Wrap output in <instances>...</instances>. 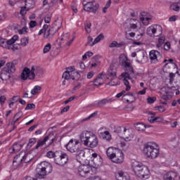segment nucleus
<instances>
[{
  "instance_id": "obj_1",
  "label": "nucleus",
  "mask_w": 180,
  "mask_h": 180,
  "mask_svg": "<svg viewBox=\"0 0 180 180\" xmlns=\"http://www.w3.org/2000/svg\"><path fill=\"white\" fill-rule=\"evenodd\" d=\"M80 145L79 140L70 139L68 144L65 146L68 151L75 154L78 162H81V161H82L85 158V151L81 149V146H79Z\"/></svg>"
},
{
  "instance_id": "obj_2",
  "label": "nucleus",
  "mask_w": 180,
  "mask_h": 180,
  "mask_svg": "<svg viewBox=\"0 0 180 180\" xmlns=\"http://www.w3.org/2000/svg\"><path fill=\"white\" fill-rule=\"evenodd\" d=\"M80 140L84 146H89L91 148L98 146V138L91 131H84L80 135Z\"/></svg>"
},
{
  "instance_id": "obj_3",
  "label": "nucleus",
  "mask_w": 180,
  "mask_h": 180,
  "mask_svg": "<svg viewBox=\"0 0 180 180\" xmlns=\"http://www.w3.org/2000/svg\"><path fill=\"white\" fill-rule=\"evenodd\" d=\"M143 153L150 160H155L160 155V147L155 142H148L144 145Z\"/></svg>"
},
{
  "instance_id": "obj_4",
  "label": "nucleus",
  "mask_w": 180,
  "mask_h": 180,
  "mask_svg": "<svg viewBox=\"0 0 180 180\" xmlns=\"http://www.w3.org/2000/svg\"><path fill=\"white\" fill-rule=\"evenodd\" d=\"M106 155L109 160L115 164H122L124 161V154L123 151L118 148H108L106 151Z\"/></svg>"
},
{
  "instance_id": "obj_5",
  "label": "nucleus",
  "mask_w": 180,
  "mask_h": 180,
  "mask_svg": "<svg viewBox=\"0 0 180 180\" xmlns=\"http://www.w3.org/2000/svg\"><path fill=\"white\" fill-rule=\"evenodd\" d=\"M131 167L134 172L139 178H148L149 174L148 168L144 166L143 163L134 160L131 163Z\"/></svg>"
},
{
  "instance_id": "obj_6",
  "label": "nucleus",
  "mask_w": 180,
  "mask_h": 180,
  "mask_svg": "<svg viewBox=\"0 0 180 180\" xmlns=\"http://www.w3.org/2000/svg\"><path fill=\"white\" fill-rule=\"evenodd\" d=\"M18 60H13V63H7L6 67L1 70L0 74V79L2 81H6V79H9L11 77V74L15 72V65H16Z\"/></svg>"
},
{
  "instance_id": "obj_7",
  "label": "nucleus",
  "mask_w": 180,
  "mask_h": 180,
  "mask_svg": "<svg viewBox=\"0 0 180 180\" xmlns=\"http://www.w3.org/2000/svg\"><path fill=\"white\" fill-rule=\"evenodd\" d=\"M55 159H53V162L56 164V165H59L60 167H64L67 162H68V155L67 153L61 151L57 150L56 151Z\"/></svg>"
},
{
  "instance_id": "obj_8",
  "label": "nucleus",
  "mask_w": 180,
  "mask_h": 180,
  "mask_svg": "<svg viewBox=\"0 0 180 180\" xmlns=\"http://www.w3.org/2000/svg\"><path fill=\"white\" fill-rule=\"evenodd\" d=\"M39 70V67L37 66H32L31 70L28 68H25L21 73V79L24 81H26L27 78L29 79H34L36 78V74H34V71H37Z\"/></svg>"
},
{
  "instance_id": "obj_9",
  "label": "nucleus",
  "mask_w": 180,
  "mask_h": 180,
  "mask_svg": "<svg viewBox=\"0 0 180 180\" xmlns=\"http://www.w3.org/2000/svg\"><path fill=\"white\" fill-rule=\"evenodd\" d=\"M146 34L150 37H158L162 34V27L160 25H151L146 30Z\"/></svg>"
},
{
  "instance_id": "obj_10",
  "label": "nucleus",
  "mask_w": 180,
  "mask_h": 180,
  "mask_svg": "<svg viewBox=\"0 0 180 180\" xmlns=\"http://www.w3.org/2000/svg\"><path fill=\"white\" fill-rule=\"evenodd\" d=\"M98 9H99V4L95 3L94 1H89L87 4H84L82 12L86 11V12H92L93 13H96Z\"/></svg>"
},
{
  "instance_id": "obj_11",
  "label": "nucleus",
  "mask_w": 180,
  "mask_h": 180,
  "mask_svg": "<svg viewBox=\"0 0 180 180\" xmlns=\"http://www.w3.org/2000/svg\"><path fill=\"white\" fill-rule=\"evenodd\" d=\"M149 58L150 63L153 64H157V63H161V58H162V55L160 51L156 50H152L149 53Z\"/></svg>"
},
{
  "instance_id": "obj_12",
  "label": "nucleus",
  "mask_w": 180,
  "mask_h": 180,
  "mask_svg": "<svg viewBox=\"0 0 180 180\" xmlns=\"http://www.w3.org/2000/svg\"><path fill=\"white\" fill-rule=\"evenodd\" d=\"M60 30V26H57V23L52 24L51 27H50L45 31V34H44V39H49V37H53L57 32Z\"/></svg>"
},
{
  "instance_id": "obj_13",
  "label": "nucleus",
  "mask_w": 180,
  "mask_h": 180,
  "mask_svg": "<svg viewBox=\"0 0 180 180\" xmlns=\"http://www.w3.org/2000/svg\"><path fill=\"white\" fill-rule=\"evenodd\" d=\"M130 75H133V74H130V72H124L121 74L122 78H124L123 82L126 86L127 91H130V89H131V86H130V82H129V79H130L131 81V79H133V78H131L130 77Z\"/></svg>"
},
{
  "instance_id": "obj_14",
  "label": "nucleus",
  "mask_w": 180,
  "mask_h": 180,
  "mask_svg": "<svg viewBox=\"0 0 180 180\" xmlns=\"http://www.w3.org/2000/svg\"><path fill=\"white\" fill-rule=\"evenodd\" d=\"M92 169L89 165H80L78 168V174L80 176H83V178L86 177V174H89V172Z\"/></svg>"
},
{
  "instance_id": "obj_15",
  "label": "nucleus",
  "mask_w": 180,
  "mask_h": 180,
  "mask_svg": "<svg viewBox=\"0 0 180 180\" xmlns=\"http://www.w3.org/2000/svg\"><path fill=\"white\" fill-rule=\"evenodd\" d=\"M35 171V178H37V179H44V176L47 175L46 174V172L44 171V169H43L41 163L37 165Z\"/></svg>"
},
{
  "instance_id": "obj_16",
  "label": "nucleus",
  "mask_w": 180,
  "mask_h": 180,
  "mask_svg": "<svg viewBox=\"0 0 180 180\" xmlns=\"http://www.w3.org/2000/svg\"><path fill=\"white\" fill-rule=\"evenodd\" d=\"M13 165L15 168H19L23 165V153H20L14 157L13 160Z\"/></svg>"
},
{
  "instance_id": "obj_17",
  "label": "nucleus",
  "mask_w": 180,
  "mask_h": 180,
  "mask_svg": "<svg viewBox=\"0 0 180 180\" xmlns=\"http://www.w3.org/2000/svg\"><path fill=\"white\" fill-rule=\"evenodd\" d=\"M122 137L125 140V141H131V139H133V130L127 129L126 127L122 128Z\"/></svg>"
},
{
  "instance_id": "obj_18",
  "label": "nucleus",
  "mask_w": 180,
  "mask_h": 180,
  "mask_svg": "<svg viewBox=\"0 0 180 180\" xmlns=\"http://www.w3.org/2000/svg\"><path fill=\"white\" fill-rule=\"evenodd\" d=\"M179 176L175 172H169L164 174L163 180H179Z\"/></svg>"
},
{
  "instance_id": "obj_19",
  "label": "nucleus",
  "mask_w": 180,
  "mask_h": 180,
  "mask_svg": "<svg viewBox=\"0 0 180 180\" xmlns=\"http://www.w3.org/2000/svg\"><path fill=\"white\" fill-rule=\"evenodd\" d=\"M91 156L93 158L91 161L94 162V167H101L103 161L102 157H101L98 153H93Z\"/></svg>"
},
{
  "instance_id": "obj_20",
  "label": "nucleus",
  "mask_w": 180,
  "mask_h": 180,
  "mask_svg": "<svg viewBox=\"0 0 180 180\" xmlns=\"http://www.w3.org/2000/svg\"><path fill=\"white\" fill-rule=\"evenodd\" d=\"M41 166H42V168L45 171V174L48 175V174H51L53 172V165L50 164L49 162H41Z\"/></svg>"
},
{
  "instance_id": "obj_21",
  "label": "nucleus",
  "mask_w": 180,
  "mask_h": 180,
  "mask_svg": "<svg viewBox=\"0 0 180 180\" xmlns=\"http://www.w3.org/2000/svg\"><path fill=\"white\" fill-rule=\"evenodd\" d=\"M53 134H49L48 136H46L43 140H39L37 141V145L35 146V150H39V148L43 147V146L46 145V142L49 141L50 139H51V136Z\"/></svg>"
},
{
  "instance_id": "obj_22",
  "label": "nucleus",
  "mask_w": 180,
  "mask_h": 180,
  "mask_svg": "<svg viewBox=\"0 0 180 180\" xmlns=\"http://www.w3.org/2000/svg\"><path fill=\"white\" fill-rule=\"evenodd\" d=\"M122 65H124L125 71L129 72L130 74H134V70L133 69V65H131V63L127 61H124L122 62Z\"/></svg>"
},
{
  "instance_id": "obj_23",
  "label": "nucleus",
  "mask_w": 180,
  "mask_h": 180,
  "mask_svg": "<svg viewBox=\"0 0 180 180\" xmlns=\"http://www.w3.org/2000/svg\"><path fill=\"white\" fill-rule=\"evenodd\" d=\"M23 146H22V144L19 143H15L13 146L10 148V152L11 153H18V151H20V150H22V148Z\"/></svg>"
},
{
  "instance_id": "obj_24",
  "label": "nucleus",
  "mask_w": 180,
  "mask_h": 180,
  "mask_svg": "<svg viewBox=\"0 0 180 180\" xmlns=\"http://www.w3.org/2000/svg\"><path fill=\"white\" fill-rule=\"evenodd\" d=\"M115 178L117 180H128L129 176L123 172L115 173Z\"/></svg>"
},
{
  "instance_id": "obj_25",
  "label": "nucleus",
  "mask_w": 180,
  "mask_h": 180,
  "mask_svg": "<svg viewBox=\"0 0 180 180\" xmlns=\"http://www.w3.org/2000/svg\"><path fill=\"white\" fill-rule=\"evenodd\" d=\"M100 137H101L104 140H107V141H110L112 139V136H110L109 131H105L103 132H101Z\"/></svg>"
},
{
  "instance_id": "obj_26",
  "label": "nucleus",
  "mask_w": 180,
  "mask_h": 180,
  "mask_svg": "<svg viewBox=\"0 0 180 180\" xmlns=\"http://www.w3.org/2000/svg\"><path fill=\"white\" fill-rule=\"evenodd\" d=\"M111 102H112L111 98H103V100H101L97 103V106L98 108H102V106H105V105H106V103H110Z\"/></svg>"
},
{
  "instance_id": "obj_27",
  "label": "nucleus",
  "mask_w": 180,
  "mask_h": 180,
  "mask_svg": "<svg viewBox=\"0 0 180 180\" xmlns=\"http://www.w3.org/2000/svg\"><path fill=\"white\" fill-rule=\"evenodd\" d=\"M63 78L65 79H72L74 81L75 77L72 75V73H70V71H66L63 74Z\"/></svg>"
},
{
  "instance_id": "obj_28",
  "label": "nucleus",
  "mask_w": 180,
  "mask_h": 180,
  "mask_svg": "<svg viewBox=\"0 0 180 180\" xmlns=\"http://www.w3.org/2000/svg\"><path fill=\"white\" fill-rule=\"evenodd\" d=\"M15 42L12 40V39L7 40L5 43V41L2 42L1 47H4V49H7L9 50V46H13Z\"/></svg>"
},
{
  "instance_id": "obj_29",
  "label": "nucleus",
  "mask_w": 180,
  "mask_h": 180,
  "mask_svg": "<svg viewBox=\"0 0 180 180\" xmlns=\"http://www.w3.org/2000/svg\"><path fill=\"white\" fill-rule=\"evenodd\" d=\"M103 39H105V36L103 35V34H100L92 42L91 46H95V44L99 43V41H101V40H103Z\"/></svg>"
},
{
  "instance_id": "obj_30",
  "label": "nucleus",
  "mask_w": 180,
  "mask_h": 180,
  "mask_svg": "<svg viewBox=\"0 0 180 180\" xmlns=\"http://www.w3.org/2000/svg\"><path fill=\"white\" fill-rule=\"evenodd\" d=\"M74 74H76V75H79L80 81H84L86 78V75L84 73V71H77L76 72H74Z\"/></svg>"
},
{
  "instance_id": "obj_31",
  "label": "nucleus",
  "mask_w": 180,
  "mask_h": 180,
  "mask_svg": "<svg viewBox=\"0 0 180 180\" xmlns=\"http://www.w3.org/2000/svg\"><path fill=\"white\" fill-rule=\"evenodd\" d=\"M25 6L27 8V11L31 9V8H33L34 6V0H25Z\"/></svg>"
},
{
  "instance_id": "obj_32",
  "label": "nucleus",
  "mask_w": 180,
  "mask_h": 180,
  "mask_svg": "<svg viewBox=\"0 0 180 180\" xmlns=\"http://www.w3.org/2000/svg\"><path fill=\"white\" fill-rule=\"evenodd\" d=\"M123 127L118 125L114 126V133H117V134H123Z\"/></svg>"
},
{
  "instance_id": "obj_33",
  "label": "nucleus",
  "mask_w": 180,
  "mask_h": 180,
  "mask_svg": "<svg viewBox=\"0 0 180 180\" xmlns=\"http://www.w3.org/2000/svg\"><path fill=\"white\" fill-rule=\"evenodd\" d=\"M141 20L142 21V23L144 25V26H148V25H150V20H151V18L141 17Z\"/></svg>"
},
{
  "instance_id": "obj_34",
  "label": "nucleus",
  "mask_w": 180,
  "mask_h": 180,
  "mask_svg": "<svg viewBox=\"0 0 180 180\" xmlns=\"http://www.w3.org/2000/svg\"><path fill=\"white\" fill-rule=\"evenodd\" d=\"M39 91H41V86H35L34 89L31 91L32 95H36V94H39Z\"/></svg>"
},
{
  "instance_id": "obj_35",
  "label": "nucleus",
  "mask_w": 180,
  "mask_h": 180,
  "mask_svg": "<svg viewBox=\"0 0 180 180\" xmlns=\"http://www.w3.org/2000/svg\"><path fill=\"white\" fill-rule=\"evenodd\" d=\"M48 29H49V25H44L43 26V28L39 30V32L38 33V35L39 36H41V34H43V33H44V35L46 32H47Z\"/></svg>"
},
{
  "instance_id": "obj_36",
  "label": "nucleus",
  "mask_w": 180,
  "mask_h": 180,
  "mask_svg": "<svg viewBox=\"0 0 180 180\" xmlns=\"http://www.w3.org/2000/svg\"><path fill=\"white\" fill-rule=\"evenodd\" d=\"M136 129L139 131H143V130H144V129H146V125L144 124H143V123L137 124L136 125Z\"/></svg>"
},
{
  "instance_id": "obj_37",
  "label": "nucleus",
  "mask_w": 180,
  "mask_h": 180,
  "mask_svg": "<svg viewBox=\"0 0 180 180\" xmlns=\"http://www.w3.org/2000/svg\"><path fill=\"white\" fill-rule=\"evenodd\" d=\"M21 46H23V47H26L27 44H29V37H25L21 39Z\"/></svg>"
},
{
  "instance_id": "obj_38",
  "label": "nucleus",
  "mask_w": 180,
  "mask_h": 180,
  "mask_svg": "<svg viewBox=\"0 0 180 180\" xmlns=\"http://www.w3.org/2000/svg\"><path fill=\"white\" fill-rule=\"evenodd\" d=\"M124 96H131V97L132 101H130L129 99H127V103L130 102L131 103L134 102V101H136V97L134 96V94H133V93H127Z\"/></svg>"
},
{
  "instance_id": "obj_39",
  "label": "nucleus",
  "mask_w": 180,
  "mask_h": 180,
  "mask_svg": "<svg viewBox=\"0 0 180 180\" xmlns=\"http://www.w3.org/2000/svg\"><path fill=\"white\" fill-rule=\"evenodd\" d=\"M32 158H30L29 155L23 153V159L22 162H25V164H27V162H30L32 161Z\"/></svg>"
},
{
  "instance_id": "obj_40",
  "label": "nucleus",
  "mask_w": 180,
  "mask_h": 180,
  "mask_svg": "<svg viewBox=\"0 0 180 180\" xmlns=\"http://www.w3.org/2000/svg\"><path fill=\"white\" fill-rule=\"evenodd\" d=\"M37 141V139L36 138H31L29 140V143L27 144V147H32L36 144V142Z\"/></svg>"
},
{
  "instance_id": "obj_41",
  "label": "nucleus",
  "mask_w": 180,
  "mask_h": 180,
  "mask_svg": "<svg viewBox=\"0 0 180 180\" xmlns=\"http://www.w3.org/2000/svg\"><path fill=\"white\" fill-rule=\"evenodd\" d=\"M108 77H112V78H115V77H116V70L113 69L108 70Z\"/></svg>"
},
{
  "instance_id": "obj_42",
  "label": "nucleus",
  "mask_w": 180,
  "mask_h": 180,
  "mask_svg": "<svg viewBox=\"0 0 180 180\" xmlns=\"http://www.w3.org/2000/svg\"><path fill=\"white\" fill-rule=\"evenodd\" d=\"M50 50H51V44L49 43L44 48V51H43L44 54L49 53Z\"/></svg>"
},
{
  "instance_id": "obj_43",
  "label": "nucleus",
  "mask_w": 180,
  "mask_h": 180,
  "mask_svg": "<svg viewBox=\"0 0 180 180\" xmlns=\"http://www.w3.org/2000/svg\"><path fill=\"white\" fill-rule=\"evenodd\" d=\"M148 120L150 122V123H154V122H158V120H161V118L160 117H149Z\"/></svg>"
},
{
  "instance_id": "obj_44",
  "label": "nucleus",
  "mask_w": 180,
  "mask_h": 180,
  "mask_svg": "<svg viewBox=\"0 0 180 180\" xmlns=\"http://www.w3.org/2000/svg\"><path fill=\"white\" fill-rule=\"evenodd\" d=\"M19 119H20V112H18L14 115L13 120L12 121L11 124H15V123H16V122H18Z\"/></svg>"
},
{
  "instance_id": "obj_45",
  "label": "nucleus",
  "mask_w": 180,
  "mask_h": 180,
  "mask_svg": "<svg viewBox=\"0 0 180 180\" xmlns=\"http://www.w3.org/2000/svg\"><path fill=\"white\" fill-rule=\"evenodd\" d=\"M33 109H36V105L34 103H29L27 105L25 110H32Z\"/></svg>"
},
{
  "instance_id": "obj_46",
  "label": "nucleus",
  "mask_w": 180,
  "mask_h": 180,
  "mask_svg": "<svg viewBox=\"0 0 180 180\" xmlns=\"http://www.w3.org/2000/svg\"><path fill=\"white\" fill-rule=\"evenodd\" d=\"M84 26L86 33H91V27L92 26V24L91 22H86Z\"/></svg>"
},
{
  "instance_id": "obj_47",
  "label": "nucleus",
  "mask_w": 180,
  "mask_h": 180,
  "mask_svg": "<svg viewBox=\"0 0 180 180\" xmlns=\"http://www.w3.org/2000/svg\"><path fill=\"white\" fill-rule=\"evenodd\" d=\"M46 157H48V158H53L54 160L56 158V152L51 150L47 152Z\"/></svg>"
},
{
  "instance_id": "obj_48",
  "label": "nucleus",
  "mask_w": 180,
  "mask_h": 180,
  "mask_svg": "<svg viewBox=\"0 0 180 180\" xmlns=\"http://www.w3.org/2000/svg\"><path fill=\"white\" fill-rule=\"evenodd\" d=\"M145 56L144 53H139L137 56L136 61L137 63H143V59L144 58Z\"/></svg>"
},
{
  "instance_id": "obj_49",
  "label": "nucleus",
  "mask_w": 180,
  "mask_h": 180,
  "mask_svg": "<svg viewBox=\"0 0 180 180\" xmlns=\"http://www.w3.org/2000/svg\"><path fill=\"white\" fill-rule=\"evenodd\" d=\"M98 115V111H95L92 114H91L88 117L83 120V122H86V120H89L90 119H92V117H95V116Z\"/></svg>"
},
{
  "instance_id": "obj_50",
  "label": "nucleus",
  "mask_w": 180,
  "mask_h": 180,
  "mask_svg": "<svg viewBox=\"0 0 180 180\" xmlns=\"http://www.w3.org/2000/svg\"><path fill=\"white\" fill-rule=\"evenodd\" d=\"M27 8L25 6H22L21 7V9H20V15H22V16H25V15H26V13L27 12Z\"/></svg>"
},
{
  "instance_id": "obj_51",
  "label": "nucleus",
  "mask_w": 180,
  "mask_h": 180,
  "mask_svg": "<svg viewBox=\"0 0 180 180\" xmlns=\"http://www.w3.org/2000/svg\"><path fill=\"white\" fill-rule=\"evenodd\" d=\"M93 82H94V86H99L103 84L102 80H100L98 79H95Z\"/></svg>"
},
{
  "instance_id": "obj_52",
  "label": "nucleus",
  "mask_w": 180,
  "mask_h": 180,
  "mask_svg": "<svg viewBox=\"0 0 180 180\" xmlns=\"http://www.w3.org/2000/svg\"><path fill=\"white\" fill-rule=\"evenodd\" d=\"M8 50H13V51H16V50H19V45L13 44L12 46H8Z\"/></svg>"
},
{
  "instance_id": "obj_53",
  "label": "nucleus",
  "mask_w": 180,
  "mask_h": 180,
  "mask_svg": "<svg viewBox=\"0 0 180 180\" xmlns=\"http://www.w3.org/2000/svg\"><path fill=\"white\" fill-rule=\"evenodd\" d=\"M147 101H148V103H154L156 101H157V97L155 96H153V97H148L147 98Z\"/></svg>"
},
{
  "instance_id": "obj_54",
  "label": "nucleus",
  "mask_w": 180,
  "mask_h": 180,
  "mask_svg": "<svg viewBox=\"0 0 180 180\" xmlns=\"http://www.w3.org/2000/svg\"><path fill=\"white\" fill-rule=\"evenodd\" d=\"M44 22L45 23H50L51 22V15L47 14L44 18Z\"/></svg>"
},
{
  "instance_id": "obj_55",
  "label": "nucleus",
  "mask_w": 180,
  "mask_h": 180,
  "mask_svg": "<svg viewBox=\"0 0 180 180\" xmlns=\"http://www.w3.org/2000/svg\"><path fill=\"white\" fill-rule=\"evenodd\" d=\"M19 34H26L27 33V27H24L22 29L18 30Z\"/></svg>"
},
{
  "instance_id": "obj_56",
  "label": "nucleus",
  "mask_w": 180,
  "mask_h": 180,
  "mask_svg": "<svg viewBox=\"0 0 180 180\" xmlns=\"http://www.w3.org/2000/svg\"><path fill=\"white\" fill-rule=\"evenodd\" d=\"M169 84H173L174 83V78H175V74H174L172 72L169 73Z\"/></svg>"
},
{
  "instance_id": "obj_57",
  "label": "nucleus",
  "mask_w": 180,
  "mask_h": 180,
  "mask_svg": "<svg viewBox=\"0 0 180 180\" xmlns=\"http://www.w3.org/2000/svg\"><path fill=\"white\" fill-rule=\"evenodd\" d=\"M174 84H175L176 88H178V89H180V76H179L176 79V81L174 82Z\"/></svg>"
},
{
  "instance_id": "obj_58",
  "label": "nucleus",
  "mask_w": 180,
  "mask_h": 180,
  "mask_svg": "<svg viewBox=\"0 0 180 180\" xmlns=\"http://www.w3.org/2000/svg\"><path fill=\"white\" fill-rule=\"evenodd\" d=\"M109 47L110 49H113L114 47H120V46L117 44V41H114L111 44H110Z\"/></svg>"
},
{
  "instance_id": "obj_59",
  "label": "nucleus",
  "mask_w": 180,
  "mask_h": 180,
  "mask_svg": "<svg viewBox=\"0 0 180 180\" xmlns=\"http://www.w3.org/2000/svg\"><path fill=\"white\" fill-rule=\"evenodd\" d=\"M37 26V22L34 20H31L30 22V29H33V27H36Z\"/></svg>"
},
{
  "instance_id": "obj_60",
  "label": "nucleus",
  "mask_w": 180,
  "mask_h": 180,
  "mask_svg": "<svg viewBox=\"0 0 180 180\" xmlns=\"http://www.w3.org/2000/svg\"><path fill=\"white\" fill-rule=\"evenodd\" d=\"M171 49V43L167 42L164 45V50H166V51H168Z\"/></svg>"
},
{
  "instance_id": "obj_61",
  "label": "nucleus",
  "mask_w": 180,
  "mask_h": 180,
  "mask_svg": "<svg viewBox=\"0 0 180 180\" xmlns=\"http://www.w3.org/2000/svg\"><path fill=\"white\" fill-rule=\"evenodd\" d=\"M5 101H6V96H0V103H1V105H4V103H5Z\"/></svg>"
},
{
  "instance_id": "obj_62",
  "label": "nucleus",
  "mask_w": 180,
  "mask_h": 180,
  "mask_svg": "<svg viewBox=\"0 0 180 180\" xmlns=\"http://www.w3.org/2000/svg\"><path fill=\"white\" fill-rule=\"evenodd\" d=\"M95 75V72H89L87 73L86 78L87 79H91Z\"/></svg>"
},
{
  "instance_id": "obj_63",
  "label": "nucleus",
  "mask_w": 180,
  "mask_h": 180,
  "mask_svg": "<svg viewBox=\"0 0 180 180\" xmlns=\"http://www.w3.org/2000/svg\"><path fill=\"white\" fill-rule=\"evenodd\" d=\"M86 180H101V177H99L98 176H94L90 177Z\"/></svg>"
},
{
  "instance_id": "obj_64",
  "label": "nucleus",
  "mask_w": 180,
  "mask_h": 180,
  "mask_svg": "<svg viewBox=\"0 0 180 180\" xmlns=\"http://www.w3.org/2000/svg\"><path fill=\"white\" fill-rule=\"evenodd\" d=\"M23 180H37V178L35 177L34 179L30 176H27L23 179Z\"/></svg>"
}]
</instances>
